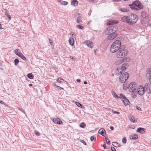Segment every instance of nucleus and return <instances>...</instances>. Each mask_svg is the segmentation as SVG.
Instances as JSON below:
<instances>
[{"mask_svg":"<svg viewBox=\"0 0 151 151\" xmlns=\"http://www.w3.org/2000/svg\"><path fill=\"white\" fill-rule=\"evenodd\" d=\"M110 129H111V130H113L114 129V128L112 126H110Z\"/></svg>","mask_w":151,"mask_h":151,"instance_id":"obj_54","label":"nucleus"},{"mask_svg":"<svg viewBox=\"0 0 151 151\" xmlns=\"http://www.w3.org/2000/svg\"><path fill=\"white\" fill-rule=\"evenodd\" d=\"M122 101L124 103H124H125V101H124V100H122Z\"/></svg>","mask_w":151,"mask_h":151,"instance_id":"obj_64","label":"nucleus"},{"mask_svg":"<svg viewBox=\"0 0 151 151\" xmlns=\"http://www.w3.org/2000/svg\"><path fill=\"white\" fill-rule=\"evenodd\" d=\"M83 83L85 84H87V82L86 81H84Z\"/></svg>","mask_w":151,"mask_h":151,"instance_id":"obj_61","label":"nucleus"},{"mask_svg":"<svg viewBox=\"0 0 151 151\" xmlns=\"http://www.w3.org/2000/svg\"><path fill=\"white\" fill-rule=\"evenodd\" d=\"M56 87L57 88H60V89H63V88H61L59 86H56Z\"/></svg>","mask_w":151,"mask_h":151,"instance_id":"obj_56","label":"nucleus"},{"mask_svg":"<svg viewBox=\"0 0 151 151\" xmlns=\"http://www.w3.org/2000/svg\"><path fill=\"white\" fill-rule=\"evenodd\" d=\"M69 42L70 45L71 46H73L74 43V39L72 37H70L69 39Z\"/></svg>","mask_w":151,"mask_h":151,"instance_id":"obj_18","label":"nucleus"},{"mask_svg":"<svg viewBox=\"0 0 151 151\" xmlns=\"http://www.w3.org/2000/svg\"><path fill=\"white\" fill-rule=\"evenodd\" d=\"M150 80V83L151 85V78L149 79Z\"/></svg>","mask_w":151,"mask_h":151,"instance_id":"obj_63","label":"nucleus"},{"mask_svg":"<svg viewBox=\"0 0 151 151\" xmlns=\"http://www.w3.org/2000/svg\"><path fill=\"white\" fill-rule=\"evenodd\" d=\"M122 46V45L121 46V42L120 40H116L111 45L110 48V51L112 53H114Z\"/></svg>","mask_w":151,"mask_h":151,"instance_id":"obj_5","label":"nucleus"},{"mask_svg":"<svg viewBox=\"0 0 151 151\" xmlns=\"http://www.w3.org/2000/svg\"><path fill=\"white\" fill-rule=\"evenodd\" d=\"M115 73L116 75H122V72L120 68H117L115 71Z\"/></svg>","mask_w":151,"mask_h":151,"instance_id":"obj_16","label":"nucleus"},{"mask_svg":"<svg viewBox=\"0 0 151 151\" xmlns=\"http://www.w3.org/2000/svg\"><path fill=\"white\" fill-rule=\"evenodd\" d=\"M126 97L124 95H123L122 93H120L119 94V99L120 98L124 99H126Z\"/></svg>","mask_w":151,"mask_h":151,"instance_id":"obj_27","label":"nucleus"},{"mask_svg":"<svg viewBox=\"0 0 151 151\" xmlns=\"http://www.w3.org/2000/svg\"><path fill=\"white\" fill-rule=\"evenodd\" d=\"M18 56L20 57L23 60H26V58L25 57L24 55L22 53L19 54Z\"/></svg>","mask_w":151,"mask_h":151,"instance_id":"obj_25","label":"nucleus"},{"mask_svg":"<svg viewBox=\"0 0 151 151\" xmlns=\"http://www.w3.org/2000/svg\"><path fill=\"white\" fill-rule=\"evenodd\" d=\"M112 145L116 147H120L121 146L120 145L119 143L116 142H112Z\"/></svg>","mask_w":151,"mask_h":151,"instance_id":"obj_19","label":"nucleus"},{"mask_svg":"<svg viewBox=\"0 0 151 151\" xmlns=\"http://www.w3.org/2000/svg\"><path fill=\"white\" fill-rule=\"evenodd\" d=\"M81 142L84 145H87L86 143L83 140H81Z\"/></svg>","mask_w":151,"mask_h":151,"instance_id":"obj_42","label":"nucleus"},{"mask_svg":"<svg viewBox=\"0 0 151 151\" xmlns=\"http://www.w3.org/2000/svg\"><path fill=\"white\" fill-rule=\"evenodd\" d=\"M103 146L104 149H106V144L105 143H104L103 144Z\"/></svg>","mask_w":151,"mask_h":151,"instance_id":"obj_50","label":"nucleus"},{"mask_svg":"<svg viewBox=\"0 0 151 151\" xmlns=\"http://www.w3.org/2000/svg\"><path fill=\"white\" fill-rule=\"evenodd\" d=\"M128 51L123 46L117 51L116 56L119 58H122L126 56L128 54Z\"/></svg>","mask_w":151,"mask_h":151,"instance_id":"obj_4","label":"nucleus"},{"mask_svg":"<svg viewBox=\"0 0 151 151\" xmlns=\"http://www.w3.org/2000/svg\"><path fill=\"white\" fill-rule=\"evenodd\" d=\"M127 142L126 138L125 137H124L122 139V142L123 144H125Z\"/></svg>","mask_w":151,"mask_h":151,"instance_id":"obj_36","label":"nucleus"},{"mask_svg":"<svg viewBox=\"0 0 151 151\" xmlns=\"http://www.w3.org/2000/svg\"><path fill=\"white\" fill-rule=\"evenodd\" d=\"M5 15L7 16V17L9 19V21L11 19V18L10 15L7 14H6Z\"/></svg>","mask_w":151,"mask_h":151,"instance_id":"obj_41","label":"nucleus"},{"mask_svg":"<svg viewBox=\"0 0 151 151\" xmlns=\"http://www.w3.org/2000/svg\"><path fill=\"white\" fill-rule=\"evenodd\" d=\"M75 104L78 107H81V108H83V105L81 104V103H79L78 102H75Z\"/></svg>","mask_w":151,"mask_h":151,"instance_id":"obj_29","label":"nucleus"},{"mask_svg":"<svg viewBox=\"0 0 151 151\" xmlns=\"http://www.w3.org/2000/svg\"><path fill=\"white\" fill-rule=\"evenodd\" d=\"M148 17V14L147 12L145 11H142L141 12V17L142 19V20L143 19H147Z\"/></svg>","mask_w":151,"mask_h":151,"instance_id":"obj_8","label":"nucleus"},{"mask_svg":"<svg viewBox=\"0 0 151 151\" xmlns=\"http://www.w3.org/2000/svg\"><path fill=\"white\" fill-rule=\"evenodd\" d=\"M79 15V14L78 15ZM82 18L79 15H78V17L77 18V22L78 23H80L81 22H82Z\"/></svg>","mask_w":151,"mask_h":151,"instance_id":"obj_22","label":"nucleus"},{"mask_svg":"<svg viewBox=\"0 0 151 151\" xmlns=\"http://www.w3.org/2000/svg\"><path fill=\"white\" fill-rule=\"evenodd\" d=\"M108 37V39L109 40H112L115 38L117 36V33L111 34L109 35Z\"/></svg>","mask_w":151,"mask_h":151,"instance_id":"obj_14","label":"nucleus"},{"mask_svg":"<svg viewBox=\"0 0 151 151\" xmlns=\"http://www.w3.org/2000/svg\"><path fill=\"white\" fill-rule=\"evenodd\" d=\"M14 52L18 56H19V54L21 53V52H20V50L19 49H17L15 50Z\"/></svg>","mask_w":151,"mask_h":151,"instance_id":"obj_26","label":"nucleus"},{"mask_svg":"<svg viewBox=\"0 0 151 151\" xmlns=\"http://www.w3.org/2000/svg\"><path fill=\"white\" fill-rule=\"evenodd\" d=\"M78 1L77 0H73L71 2V4L73 6H76L78 5Z\"/></svg>","mask_w":151,"mask_h":151,"instance_id":"obj_17","label":"nucleus"},{"mask_svg":"<svg viewBox=\"0 0 151 151\" xmlns=\"http://www.w3.org/2000/svg\"><path fill=\"white\" fill-rule=\"evenodd\" d=\"M27 76L28 78L30 79H33L34 78V75L31 73H28Z\"/></svg>","mask_w":151,"mask_h":151,"instance_id":"obj_28","label":"nucleus"},{"mask_svg":"<svg viewBox=\"0 0 151 151\" xmlns=\"http://www.w3.org/2000/svg\"><path fill=\"white\" fill-rule=\"evenodd\" d=\"M136 109H137L139 111H141V109L138 106H136Z\"/></svg>","mask_w":151,"mask_h":151,"instance_id":"obj_49","label":"nucleus"},{"mask_svg":"<svg viewBox=\"0 0 151 151\" xmlns=\"http://www.w3.org/2000/svg\"><path fill=\"white\" fill-rule=\"evenodd\" d=\"M150 85L149 83H146L144 85V88H149Z\"/></svg>","mask_w":151,"mask_h":151,"instance_id":"obj_37","label":"nucleus"},{"mask_svg":"<svg viewBox=\"0 0 151 151\" xmlns=\"http://www.w3.org/2000/svg\"><path fill=\"white\" fill-rule=\"evenodd\" d=\"M68 4V3L67 2L65 1H63L62 2L61 4L63 5H67Z\"/></svg>","mask_w":151,"mask_h":151,"instance_id":"obj_39","label":"nucleus"},{"mask_svg":"<svg viewBox=\"0 0 151 151\" xmlns=\"http://www.w3.org/2000/svg\"><path fill=\"white\" fill-rule=\"evenodd\" d=\"M19 60L18 59L16 58L14 60V64L15 65H17L19 63Z\"/></svg>","mask_w":151,"mask_h":151,"instance_id":"obj_34","label":"nucleus"},{"mask_svg":"<svg viewBox=\"0 0 151 151\" xmlns=\"http://www.w3.org/2000/svg\"><path fill=\"white\" fill-rule=\"evenodd\" d=\"M119 23V22L117 20H112L107 22V24L108 25H111L107 28V30L106 31V34L107 35L109 34L116 33V32L118 29L117 27L115 24Z\"/></svg>","mask_w":151,"mask_h":151,"instance_id":"obj_2","label":"nucleus"},{"mask_svg":"<svg viewBox=\"0 0 151 151\" xmlns=\"http://www.w3.org/2000/svg\"><path fill=\"white\" fill-rule=\"evenodd\" d=\"M76 81L80 83L81 82V80L79 79H77L76 80Z\"/></svg>","mask_w":151,"mask_h":151,"instance_id":"obj_59","label":"nucleus"},{"mask_svg":"<svg viewBox=\"0 0 151 151\" xmlns=\"http://www.w3.org/2000/svg\"><path fill=\"white\" fill-rule=\"evenodd\" d=\"M57 81L58 82V83H61V82H62L60 80V78H58L57 80Z\"/></svg>","mask_w":151,"mask_h":151,"instance_id":"obj_48","label":"nucleus"},{"mask_svg":"<svg viewBox=\"0 0 151 151\" xmlns=\"http://www.w3.org/2000/svg\"><path fill=\"white\" fill-rule=\"evenodd\" d=\"M105 140H106V141H107V140H109V139H108L107 137H105Z\"/></svg>","mask_w":151,"mask_h":151,"instance_id":"obj_62","label":"nucleus"},{"mask_svg":"<svg viewBox=\"0 0 151 151\" xmlns=\"http://www.w3.org/2000/svg\"><path fill=\"white\" fill-rule=\"evenodd\" d=\"M145 76L148 79L151 78V68H148L147 70Z\"/></svg>","mask_w":151,"mask_h":151,"instance_id":"obj_10","label":"nucleus"},{"mask_svg":"<svg viewBox=\"0 0 151 151\" xmlns=\"http://www.w3.org/2000/svg\"><path fill=\"white\" fill-rule=\"evenodd\" d=\"M140 87L141 88H139L137 89V91L139 95L142 96L145 93L144 88L143 86H140Z\"/></svg>","mask_w":151,"mask_h":151,"instance_id":"obj_9","label":"nucleus"},{"mask_svg":"<svg viewBox=\"0 0 151 151\" xmlns=\"http://www.w3.org/2000/svg\"><path fill=\"white\" fill-rule=\"evenodd\" d=\"M111 93L113 96L115 98L119 99V96L117 95L112 90L111 91Z\"/></svg>","mask_w":151,"mask_h":151,"instance_id":"obj_24","label":"nucleus"},{"mask_svg":"<svg viewBox=\"0 0 151 151\" xmlns=\"http://www.w3.org/2000/svg\"><path fill=\"white\" fill-rule=\"evenodd\" d=\"M0 103H1V104H3L4 105L5 104V103L4 102H3L2 101H1V100H0Z\"/></svg>","mask_w":151,"mask_h":151,"instance_id":"obj_55","label":"nucleus"},{"mask_svg":"<svg viewBox=\"0 0 151 151\" xmlns=\"http://www.w3.org/2000/svg\"><path fill=\"white\" fill-rule=\"evenodd\" d=\"M138 19L136 15L134 14H130L127 16H123L121 18L122 21L127 23L129 24L132 25L136 22Z\"/></svg>","mask_w":151,"mask_h":151,"instance_id":"obj_1","label":"nucleus"},{"mask_svg":"<svg viewBox=\"0 0 151 151\" xmlns=\"http://www.w3.org/2000/svg\"><path fill=\"white\" fill-rule=\"evenodd\" d=\"M123 65L125 66L126 67H128L129 65V64L127 63H124Z\"/></svg>","mask_w":151,"mask_h":151,"instance_id":"obj_43","label":"nucleus"},{"mask_svg":"<svg viewBox=\"0 0 151 151\" xmlns=\"http://www.w3.org/2000/svg\"><path fill=\"white\" fill-rule=\"evenodd\" d=\"M53 121L55 124H61V123H62L63 122L59 118H54L53 119Z\"/></svg>","mask_w":151,"mask_h":151,"instance_id":"obj_12","label":"nucleus"},{"mask_svg":"<svg viewBox=\"0 0 151 151\" xmlns=\"http://www.w3.org/2000/svg\"><path fill=\"white\" fill-rule=\"evenodd\" d=\"M136 131L140 134H143L145 133L146 129L142 127H138Z\"/></svg>","mask_w":151,"mask_h":151,"instance_id":"obj_11","label":"nucleus"},{"mask_svg":"<svg viewBox=\"0 0 151 151\" xmlns=\"http://www.w3.org/2000/svg\"><path fill=\"white\" fill-rule=\"evenodd\" d=\"M98 133L101 134L103 137H105L106 132L105 129L104 128L100 129L98 131Z\"/></svg>","mask_w":151,"mask_h":151,"instance_id":"obj_13","label":"nucleus"},{"mask_svg":"<svg viewBox=\"0 0 151 151\" xmlns=\"http://www.w3.org/2000/svg\"><path fill=\"white\" fill-rule=\"evenodd\" d=\"M90 140L92 141L93 140L95 141L96 140V137H95L94 136H92L91 137Z\"/></svg>","mask_w":151,"mask_h":151,"instance_id":"obj_35","label":"nucleus"},{"mask_svg":"<svg viewBox=\"0 0 151 151\" xmlns=\"http://www.w3.org/2000/svg\"><path fill=\"white\" fill-rule=\"evenodd\" d=\"M129 90L133 89L132 92H134V91L135 90L136 88V83L135 82H131L129 85Z\"/></svg>","mask_w":151,"mask_h":151,"instance_id":"obj_7","label":"nucleus"},{"mask_svg":"<svg viewBox=\"0 0 151 151\" xmlns=\"http://www.w3.org/2000/svg\"><path fill=\"white\" fill-rule=\"evenodd\" d=\"M119 68H120L121 70V71L122 73L124 72L126 69V67L123 65H122V66L121 67Z\"/></svg>","mask_w":151,"mask_h":151,"instance_id":"obj_21","label":"nucleus"},{"mask_svg":"<svg viewBox=\"0 0 151 151\" xmlns=\"http://www.w3.org/2000/svg\"><path fill=\"white\" fill-rule=\"evenodd\" d=\"M138 138V135L137 134H133L131 135L130 138L132 140L136 139Z\"/></svg>","mask_w":151,"mask_h":151,"instance_id":"obj_20","label":"nucleus"},{"mask_svg":"<svg viewBox=\"0 0 151 151\" xmlns=\"http://www.w3.org/2000/svg\"><path fill=\"white\" fill-rule=\"evenodd\" d=\"M85 43L88 47L92 48L93 47V43L92 42L89 41L85 42Z\"/></svg>","mask_w":151,"mask_h":151,"instance_id":"obj_15","label":"nucleus"},{"mask_svg":"<svg viewBox=\"0 0 151 151\" xmlns=\"http://www.w3.org/2000/svg\"><path fill=\"white\" fill-rule=\"evenodd\" d=\"M130 120L132 122L134 123L137 122V120H136L133 116H132L130 117Z\"/></svg>","mask_w":151,"mask_h":151,"instance_id":"obj_23","label":"nucleus"},{"mask_svg":"<svg viewBox=\"0 0 151 151\" xmlns=\"http://www.w3.org/2000/svg\"><path fill=\"white\" fill-rule=\"evenodd\" d=\"M124 101H125V103H124V105L125 106H127L129 105V104L130 103L129 101V100L127 99V98H126V99H125Z\"/></svg>","mask_w":151,"mask_h":151,"instance_id":"obj_33","label":"nucleus"},{"mask_svg":"<svg viewBox=\"0 0 151 151\" xmlns=\"http://www.w3.org/2000/svg\"><path fill=\"white\" fill-rule=\"evenodd\" d=\"M129 77V74L127 73H124L121 75L119 78V81L121 83H124L128 79Z\"/></svg>","mask_w":151,"mask_h":151,"instance_id":"obj_6","label":"nucleus"},{"mask_svg":"<svg viewBox=\"0 0 151 151\" xmlns=\"http://www.w3.org/2000/svg\"><path fill=\"white\" fill-rule=\"evenodd\" d=\"M77 27H78L79 29H83V27L82 26L80 25H78L77 26Z\"/></svg>","mask_w":151,"mask_h":151,"instance_id":"obj_40","label":"nucleus"},{"mask_svg":"<svg viewBox=\"0 0 151 151\" xmlns=\"http://www.w3.org/2000/svg\"><path fill=\"white\" fill-rule=\"evenodd\" d=\"M111 149L112 151H116L115 148L114 147H111Z\"/></svg>","mask_w":151,"mask_h":151,"instance_id":"obj_44","label":"nucleus"},{"mask_svg":"<svg viewBox=\"0 0 151 151\" xmlns=\"http://www.w3.org/2000/svg\"><path fill=\"white\" fill-rule=\"evenodd\" d=\"M127 58V57H125V58H122V59H122V62H124V60H126V58Z\"/></svg>","mask_w":151,"mask_h":151,"instance_id":"obj_53","label":"nucleus"},{"mask_svg":"<svg viewBox=\"0 0 151 151\" xmlns=\"http://www.w3.org/2000/svg\"><path fill=\"white\" fill-rule=\"evenodd\" d=\"M148 89H149V88H144V91L145 92V91L147 92V91Z\"/></svg>","mask_w":151,"mask_h":151,"instance_id":"obj_46","label":"nucleus"},{"mask_svg":"<svg viewBox=\"0 0 151 151\" xmlns=\"http://www.w3.org/2000/svg\"><path fill=\"white\" fill-rule=\"evenodd\" d=\"M34 132L35 135L37 136H39L40 135V133L38 132L37 131L35 130L34 131Z\"/></svg>","mask_w":151,"mask_h":151,"instance_id":"obj_38","label":"nucleus"},{"mask_svg":"<svg viewBox=\"0 0 151 151\" xmlns=\"http://www.w3.org/2000/svg\"><path fill=\"white\" fill-rule=\"evenodd\" d=\"M70 58L73 60H75V59L72 56H70Z\"/></svg>","mask_w":151,"mask_h":151,"instance_id":"obj_60","label":"nucleus"},{"mask_svg":"<svg viewBox=\"0 0 151 151\" xmlns=\"http://www.w3.org/2000/svg\"><path fill=\"white\" fill-rule=\"evenodd\" d=\"M120 10L122 12H127L128 11H129V10L127 9H125L123 8H122L120 9Z\"/></svg>","mask_w":151,"mask_h":151,"instance_id":"obj_32","label":"nucleus"},{"mask_svg":"<svg viewBox=\"0 0 151 151\" xmlns=\"http://www.w3.org/2000/svg\"><path fill=\"white\" fill-rule=\"evenodd\" d=\"M49 42H50V45H52L53 44V42L52 40H51L49 39Z\"/></svg>","mask_w":151,"mask_h":151,"instance_id":"obj_45","label":"nucleus"},{"mask_svg":"<svg viewBox=\"0 0 151 151\" xmlns=\"http://www.w3.org/2000/svg\"><path fill=\"white\" fill-rule=\"evenodd\" d=\"M123 88L125 90H126L127 89H129V85L127 86V85H126V84H123Z\"/></svg>","mask_w":151,"mask_h":151,"instance_id":"obj_30","label":"nucleus"},{"mask_svg":"<svg viewBox=\"0 0 151 151\" xmlns=\"http://www.w3.org/2000/svg\"><path fill=\"white\" fill-rule=\"evenodd\" d=\"M149 91L147 92V93L148 94H150L151 93V89H149Z\"/></svg>","mask_w":151,"mask_h":151,"instance_id":"obj_52","label":"nucleus"},{"mask_svg":"<svg viewBox=\"0 0 151 151\" xmlns=\"http://www.w3.org/2000/svg\"><path fill=\"white\" fill-rule=\"evenodd\" d=\"M94 0H88L90 3H92L93 2Z\"/></svg>","mask_w":151,"mask_h":151,"instance_id":"obj_57","label":"nucleus"},{"mask_svg":"<svg viewBox=\"0 0 151 151\" xmlns=\"http://www.w3.org/2000/svg\"><path fill=\"white\" fill-rule=\"evenodd\" d=\"M79 126L81 128H84L86 126V124L84 122H82L80 124Z\"/></svg>","mask_w":151,"mask_h":151,"instance_id":"obj_31","label":"nucleus"},{"mask_svg":"<svg viewBox=\"0 0 151 151\" xmlns=\"http://www.w3.org/2000/svg\"><path fill=\"white\" fill-rule=\"evenodd\" d=\"M129 6L132 9L138 10L143 8V6L141 3L138 0H136L133 1L132 4H129Z\"/></svg>","mask_w":151,"mask_h":151,"instance_id":"obj_3","label":"nucleus"},{"mask_svg":"<svg viewBox=\"0 0 151 151\" xmlns=\"http://www.w3.org/2000/svg\"><path fill=\"white\" fill-rule=\"evenodd\" d=\"M106 142L109 145H110V141L109 140H107V141H106Z\"/></svg>","mask_w":151,"mask_h":151,"instance_id":"obj_47","label":"nucleus"},{"mask_svg":"<svg viewBox=\"0 0 151 151\" xmlns=\"http://www.w3.org/2000/svg\"><path fill=\"white\" fill-rule=\"evenodd\" d=\"M113 113L114 114H119V112L118 111H114L113 112Z\"/></svg>","mask_w":151,"mask_h":151,"instance_id":"obj_51","label":"nucleus"},{"mask_svg":"<svg viewBox=\"0 0 151 151\" xmlns=\"http://www.w3.org/2000/svg\"><path fill=\"white\" fill-rule=\"evenodd\" d=\"M4 28V27H2V24H0V29H2Z\"/></svg>","mask_w":151,"mask_h":151,"instance_id":"obj_58","label":"nucleus"}]
</instances>
